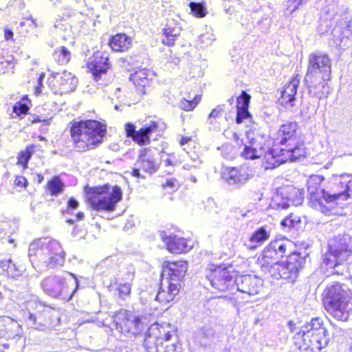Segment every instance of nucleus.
Instances as JSON below:
<instances>
[{
  "label": "nucleus",
  "instance_id": "nucleus-1",
  "mask_svg": "<svg viewBox=\"0 0 352 352\" xmlns=\"http://www.w3.org/2000/svg\"><path fill=\"white\" fill-rule=\"evenodd\" d=\"M307 192L311 206L327 214L329 209L324 202L332 206L352 197V175H333L327 181L320 175L311 176L307 182Z\"/></svg>",
  "mask_w": 352,
  "mask_h": 352
},
{
  "label": "nucleus",
  "instance_id": "nucleus-2",
  "mask_svg": "<svg viewBox=\"0 0 352 352\" xmlns=\"http://www.w3.org/2000/svg\"><path fill=\"white\" fill-rule=\"evenodd\" d=\"M297 130L298 124L295 122L280 126L274 139V147L265 155L266 168H275L287 162H296L305 157V146Z\"/></svg>",
  "mask_w": 352,
  "mask_h": 352
},
{
  "label": "nucleus",
  "instance_id": "nucleus-3",
  "mask_svg": "<svg viewBox=\"0 0 352 352\" xmlns=\"http://www.w3.org/2000/svg\"><path fill=\"white\" fill-rule=\"evenodd\" d=\"M20 307L28 327L38 331L52 329L60 324L59 309L35 295L28 294Z\"/></svg>",
  "mask_w": 352,
  "mask_h": 352
},
{
  "label": "nucleus",
  "instance_id": "nucleus-4",
  "mask_svg": "<svg viewBox=\"0 0 352 352\" xmlns=\"http://www.w3.org/2000/svg\"><path fill=\"white\" fill-rule=\"evenodd\" d=\"M65 256L60 243L50 238L36 239L29 247L28 256L34 268L62 267L65 263Z\"/></svg>",
  "mask_w": 352,
  "mask_h": 352
},
{
  "label": "nucleus",
  "instance_id": "nucleus-5",
  "mask_svg": "<svg viewBox=\"0 0 352 352\" xmlns=\"http://www.w3.org/2000/svg\"><path fill=\"white\" fill-rule=\"evenodd\" d=\"M322 301L326 310L335 318L346 321L352 311V292L339 282L329 283L322 292Z\"/></svg>",
  "mask_w": 352,
  "mask_h": 352
},
{
  "label": "nucleus",
  "instance_id": "nucleus-6",
  "mask_svg": "<svg viewBox=\"0 0 352 352\" xmlns=\"http://www.w3.org/2000/svg\"><path fill=\"white\" fill-rule=\"evenodd\" d=\"M106 126L94 120L76 122L70 127V135L78 151L93 149L102 142Z\"/></svg>",
  "mask_w": 352,
  "mask_h": 352
},
{
  "label": "nucleus",
  "instance_id": "nucleus-7",
  "mask_svg": "<svg viewBox=\"0 0 352 352\" xmlns=\"http://www.w3.org/2000/svg\"><path fill=\"white\" fill-rule=\"evenodd\" d=\"M352 254V237L338 235L329 241L327 251L322 256V267L331 269L332 274L342 275V263Z\"/></svg>",
  "mask_w": 352,
  "mask_h": 352
},
{
  "label": "nucleus",
  "instance_id": "nucleus-8",
  "mask_svg": "<svg viewBox=\"0 0 352 352\" xmlns=\"http://www.w3.org/2000/svg\"><path fill=\"white\" fill-rule=\"evenodd\" d=\"M41 286L47 295L69 301L79 289V281L74 274L67 272L45 277Z\"/></svg>",
  "mask_w": 352,
  "mask_h": 352
},
{
  "label": "nucleus",
  "instance_id": "nucleus-9",
  "mask_svg": "<svg viewBox=\"0 0 352 352\" xmlns=\"http://www.w3.org/2000/svg\"><path fill=\"white\" fill-rule=\"evenodd\" d=\"M309 254L305 251H295L287 256L285 262H278L272 264L267 270L275 279H286L294 282L300 270L303 269L307 262Z\"/></svg>",
  "mask_w": 352,
  "mask_h": 352
},
{
  "label": "nucleus",
  "instance_id": "nucleus-10",
  "mask_svg": "<svg viewBox=\"0 0 352 352\" xmlns=\"http://www.w3.org/2000/svg\"><path fill=\"white\" fill-rule=\"evenodd\" d=\"M88 201L95 210L113 211L122 197L121 188L108 184L89 188L87 191Z\"/></svg>",
  "mask_w": 352,
  "mask_h": 352
},
{
  "label": "nucleus",
  "instance_id": "nucleus-11",
  "mask_svg": "<svg viewBox=\"0 0 352 352\" xmlns=\"http://www.w3.org/2000/svg\"><path fill=\"white\" fill-rule=\"evenodd\" d=\"M116 329L128 338L136 337L144 329L142 317L133 313L121 309L113 316Z\"/></svg>",
  "mask_w": 352,
  "mask_h": 352
},
{
  "label": "nucleus",
  "instance_id": "nucleus-12",
  "mask_svg": "<svg viewBox=\"0 0 352 352\" xmlns=\"http://www.w3.org/2000/svg\"><path fill=\"white\" fill-rule=\"evenodd\" d=\"M292 244L291 241L280 238L272 241L263 250L261 256L258 261L263 271L279 260L284 256L289 255L292 252Z\"/></svg>",
  "mask_w": 352,
  "mask_h": 352
},
{
  "label": "nucleus",
  "instance_id": "nucleus-13",
  "mask_svg": "<svg viewBox=\"0 0 352 352\" xmlns=\"http://www.w3.org/2000/svg\"><path fill=\"white\" fill-rule=\"evenodd\" d=\"M160 165V153L156 148H142L139 151L138 160L132 169V175L144 179L140 170L152 175L157 171Z\"/></svg>",
  "mask_w": 352,
  "mask_h": 352
},
{
  "label": "nucleus",
  "instance_id": "nucleus-14",
  "mask_svg": "<svg viewBox=\"0 0 352 352\" xmlns=\"http://www.w3.org/2000/svg\"><path fill=\"white\" fill-rule=\"evenodd\" d=\"M304 199V192L288 185L280 187L272 197L270 206L273 209H287L290 206L300 205Z\"/></svg>",
  "mask_w": 352,
  "mask_h": 352
},
{
  "label": "nucleus",
  "instance_id": "nucleus-15",
  "mask_svg": "<svg viewBox=\"0 0 352 352\" xmlns=\"http://www.w3.org/2000/svg\"><path fill=\"white\" fill-rule=\"evenodd\" d=\"M331 60L323 52H316L309 54L305 76L331 78Z\"/></svg>",
  "mask_w": 352,
  "mask_h": 352
},
{
  "label": "nucleus",
  "instance_id": "nucleus-16",
  "mask_svg": "<svg viewBox=\"0 0 352 352\" xmlns=\"http://www.w3.org/2000/svg\"><path fill=\"white\" fill-rule=\"evenodd\" d=\"M332 43L338 48L345 50L352 45V16L346 14L337 22L331 31Z\"/></svg>",
  "mask_w": 352,
  "mask_h": 352
},
{
  "label": "nucleus",
  "instance_id": "nucleus-17",
  "mask_svg": "<svg viewBox=\"0 0 352 352\" xmlns=\"http://www.w3.org/2000/svg\"><path fill=\"white\" fill-rule=\"evenodd\" d=\"M253 175L251 167L246 164L239 166H226L221 172L223 182L234 188H239L245 185Z\"/></svg>",
  "mask_w": 352,
  "mask_h": 352
},
{
  "label": "nucleus",
  "instance_id": "nucleus-18",
  "mask_svg": "<svg viewBox=\"0 0 352 352\" xmlns=\"http://www.w3.org/2000/svg\"><path fill=\"white\" fill-rule=\"evenodd\" d=\"M21 333L22 327L16 320L8 316L0 318V338H4L8 341L2 344L4 349L16 344H19L20 346H23Z\"/></svg>",
  "mask_w": 352,
  "mask_h": 352
},
{
  "label": "nucleus",
  "instance_id": "nucleus-19",
  "mask_svg": "<svg viewBox=\"0 0 352 352\" xmlns=\"http://www.w3.org/2000/svg\"><path fill=\"white\" fill-rule=\"evenodd\" d=\"M164 124L151 120L146 123L140 130L136 131L135 126L132 123L125 124V131L127 137H131L140 145H145L150 143V135L156 133L157 135L161 134Z\"/></svg>",
  "mask_w": 352,
  "mask_h": 352
},
{
  "label": "nucleus",
  "instance_id": "nucleus-20",
  "mask_svg": "<svg viewBox=\"0 0 352 352\" xmlns=\"http://www.w3.org/2000/svg\"><path fill=\"white\" fill-rule=\"evenodd\" d=\"M223 335L212 324H206L197 329L194 333V342L204 349H209L222 341Z\"/></svg>",
  "mask_w": 352,
  "mask_h": 352
},
{
  "label": "nucleus",
  "instance_id": "nucleus-21",
  "mask_svg": "<svg viewBox=\"0 0 352 352\" xmlns=\"http://www.w3.org/2000/svg\"><path fill=\"white\" fill-rule=\"evenodd\" d=\"M294 345L300 350H308L311 352H319L325 348L329 342V335L327 330H320L318 333L305 334L302 336V342L293 339Z\"/></svg>",
  "mask_w": 352,
  "mask_h": 352
},
{
  "label": "nucleus",
  "instance_id": "nucleus-22",
  "mask_svg": "<svg viewBox=\"0 0 352 352\" xmlns=\"http://www.w3.org/2000/svg\"><path fill=\"white\" fill-rule=\"evenodd\" d=\"M207 279L214 289L220 292L230 291L233 292L235 289V278L226 268L217 267L206 275Z\"/></svg>",
  "mask_w": 352,
  "mask_h": 352
},
{
  "label": "nucleus",
  "instance_id": "nucleus-23",
  "mask_svg": "<svg viewBox=\"0 0 352 352\" xmlns=\"http://www.w3.org/2000/svg\"><path fill=\"white\" fill-rule=\"evenodd\" d=\"M88 68L91 72L94 80L99 85L104 86L111 80V76L107 74L110 68L109 58L102 54L96 56L94 59L88 63Z\"/></svg>",
  "mask_w": 352,
  "mask_h": 352
},
{
  "label": "nucleus",
  "instance_id": "nucleus-24",
  "mask_svg": "<svg viewBox=\"0 0 352 352\" xmlns=\"http://www.w3.org/2000/svg\"><path fill=\"white\" fill-rule=\"evenodd\" d=\"M235 287L237 291L254 296L259 293L263 280L255 275H241L235 278Z\"/></svg>",
  "mask_w": 352,
  "mask_h": 352
},
{
  "label": "nucleus",
  "instance_id": "nucleus-25",
  "mask_svg": "<svg viewBox=\"0 0 352 352\" xmlns=\"http://www.w3.org/2000/svg\"><path fill=\"white\" fill-rule=\"evenodd\" d=\"M187 262L184 261L165 263L162 277L181 285L187 271Z\"/></svg>",
  "mask_w": 352,
  "mask_h": 352
},
{
  "label": "nucleus",
  "instance_id": "nucleus-26",
  "mask_svg": "<svg viewBox=\"0 0 352 352\" xmlns=\"http://www.w3.org/2000/svg\"><path fill=\"white\" fill-rule=\"evenodd\" d=\"M162 241L166 244L167 250L174 254L188 252L192 248L190 241L175 234L167 235L165 231L160 234Z\"/></svg>",
  "mask_w": 352,
  "mask_h": 352
},
{
  "label": "nucleus",
  "instance_id": "nucleus-27",
  "mask_svg": "<svg viewBox=\"0 0 352 352\" xmlns=\"http://www.w3.org/2000/svg\"><path fill=\"white\" fill-rule=\"evenodd\" d=\"M181 289V285L175 283L170 280L162 277L155 300L162 304H168L173 301L178 295Z\"/></svg>",
  "mask_w": 352,
  "mask_h": 352
},
{
  "label": "nucleus",
  "instance_id": "nucleus-28",
  "mask_svg": "<svg viewBox=\"0 0 352 352\" xmlns=\"http://www.w3.org/2000/svg\"><path fill=\"white\" fill-rule=\"evenodd\" d=\"M154 76L155 73L152 70L142 68L131 74L129 80L134 84L139 94L144 95L146 94Z\"/></svg>",
  "mask_w": 352,
  "mask_h": 352
},
{
  "label": "nucleus",
  "instance_id": "nucleus-29",
  "mask_svg": "<svg viewBox=\"0 0 352 352\" xmlns=\"http://www.w3.org/2000/svg\"><path fill=\"white\" fill-rule=\"evenodd\" d=\"M300 84V76L296 74L289 82L286 85L281 91L278 98V103L286 109L292 108L295 105L296 95Z\"/></svg>",
  "mask_w": 352,
  "mask_h": 352
},
{
  "label": "nucleus",
  "instance_id": "nucleus-30",
  "mask_svg": "<svg viewBox=\"0 0 352 352\" xmlns=\"http://www.w3.org/2000/svg\"><path fill=\"white\" fill-rule=\"evenodd\" d=\"M330 79L305 76L304 81L309 90V95L312 97L321 98L323 96L327 97L329 94V87L327 85V82Z\"/></svg>",
  "mask_w": 352,
  "mask_h": 352
},
{
  "label": "nucleus",
  "instance_id": "nucleus-31",
  "mask_svg": "<svg viewBox=\"0 0 352 352\" xmlns=\"http://www.w3.org/2000/svg\"><path fill=\"white\" fill-rule=\"evenodd\" d=\"M144 346L146 352H175L177 346L173 343L164 346V342L156 338V333H149L147 331L145 334Z\"/></svg>",
  "mask_w": 352,
  "mask_h": 352
},
{
  "label": "nucleus",
  "instance_id": "nucleus-32",
  "mask_svg": "<svg viewBox=\"0 0 352 352\" xmlns=\"http://www.w3.org/2000/svg\"><path fill=\"white\" fill-rule=\"evenodd\" d=\"M248 143L256 146L269 148L270 140L265 131L256 123H252L245 131Z\"/></svg>",
  "mask_w": 352,
  "mask_h": 352
},
{
  "label": "nucleus",
  "instance_id": "nucleus-33",
  "mask_svg": "<svg viewBox=\"0 0 352 352\" xmlns=\"http://www.w3.org/2000/svg\"><path fill=\"white\" fill-rule=\"evenodd\" d=\"M270 228L268 226H261L250 234L244 245L250 250H254L270 239Z\"/></svg>",
  "mask_w": 352,
  "mask_h": 352
},
{
  "label": "nucleus",
  "instance_id": "nucleus-34",
  "mask_svg": "<svg viewBox=\"0 0 352 352\" xmlns=\"http://www.w3.org/2000/svg\"><path fill=\"white\" fill-rule=\"evenodd\" d=\"M322 329L327 330V328L324 325L323 319L320 317L313 318L309 322L302 325L298 331L294 333L293 339L300 340V342H302V338L305 336V334L318 333Z\"/></svg>",
  "mask_w": 352,
  "mask_h": 352
},
{
  "label": "nucleus",
  "instance_id": "nucleus-35",
  "mask_svg": "<svg viewBox=\"0 0 352 352\" xmlns=\"http://www.w3.org/2000/svg\"><path fill=\"white\" fill-rule=\"evenodd\" d=\"M181 32V27L173 19H168L163 29L162 42L168 46H173Z\"/></svg>",
  "mask_w": 352,
  "mask_h": 352
},
{
  "label": "nucleus",
  "instance_id": "nucleus-36",
  "mask_svg": "<svg viewBox=\"0 0 352 352\" xmlns=\"http://www.w3.org/2000/svg\"><path fill=\"white\" fill-rule=\"evenodd\" d=\"M132 45V38L124 33H118L111 37L109 45L115 52H124Z\"/></svg>",
  "mask_w": 352,
  "mask_h": 352
},
{
  "label": "nucleus",
  "instance_id": "nucleus-37",
  "mask_svg": "<svg viewBox=\"0 0 352 352\" xmlns=\"http://www.w3.org/2000/svg\"><path fill=\"white\" fill-rule=\"evenodd\" d=\"M270 148L261 146H256L253 144L245 145L241 155L246 160H256L261 157L263 155L265 160V168H266L265 155Z\"/></svg>",
  "mask_w": 352,
  "mask_h": 352
},
{
  "label": "nucleus",
  "instance_id": "nucleus-38",
  "mask_svg": "<svg viewBox=\"0 0 352 352\" xmlns=\"http://www.w3.org/2000/svg\"><path fill=\"white\" fill-rule=\"evenodd\" d=\"M52 76L58 79L60 86L65 90L74 89L78 83V79L75 76L66 70L62 73H52Z\"/></svg>",
  "mask_w": 352,
  "mask_h": 352
},
{
  "label": "nucleus",
  "instance_id": "nucleus-39",
  "mask_svg": "<svg viewBox=\"0 0 352 352\" xmlns=\"http://www.w3.org/2000/svg\"><path fill=\"white\" fill-rule=\"evenodd\" d=\"M147 331L151 334H153V332H155V333H156V338L161 340L163 342H168L172 337L169 324L160 325L158 323H155L152 324Z\"/></svg>",
  "mask_w": 352,
  "mask_h": 352
},
{
  "label": "nucleus",
  "instance_id": "nucleus-40",
  "mask_svg": "<svg viewBox=\"0 0 352 352\" xmlns=\"http://www.w3.org/2000/svg\"><path fill=\"white\" fill-rule=\"evenodd\" d=\"M65 188V184L58 176L53 177L47 183V189L52 196H58Z\"/></svg>",
  "mask_w": 352,
  "mask_h": 352
},
{
  "label": "nucleus",
  "instance_id": "nucleus-41",
  "mask_svg": "<svg viewBox=\"0 0 352 352\" xmlns=\"http://www.w3.org/2000/svg\"><path fill=\"white\" fill-rule=\"evenodd\" d=\"M126 277L125 278L126 281L124 283L120 284L118 291L119 293V296L124 299L125 296H128L131 294V283L133 281L134 278V272H127Z\"/></svg>",
  "mask_w": 352,
  "mask_h": 352
},
{
  "label": "nucleus",
  "instance_id": "nucleus-42",
  "mask_svg": "<svg viewBox=\"0 0 352 352\" xmlns=\"http://www.w3.org/2000/svg\"><path fill=\"white\" fill-rule=\"evenodd\" d=\"M53 56L59 65H65L69 61L71 53L65 47L62 46L54 50Z\"/></svg>",
  "mask_w": 352,
  "mask_h": 352
},
{
  "label": "nucleus",
  "instance_id": "nucleus-43",
  "mask_svg": "<svg viewBox=\"0 0 352 352\" xmlns=\"http://www.w3.org/2000/svg\"><path fill=\"white\" fill-rule=\"evenodd\" d=\"M30 101L26 96L23 98L22 101L16 102L13 106V112L19 116L26 115L29 111L28 103Z\"/></svg>",
  "mask_w": 352,
  "mask_h": 352
},
{
  "label": "nucleus",
  "instance_id": "nucleus-44",
  "mask_svg": "<svg viewBox=\"0 0 352 352\" xmlns=\"http://www.w3.org/2000/svg\"><path fill=\"white\" fill-rule=\"evenodd\" d=\"M200 100L201 96L196 95L192 100L183 99L179 102L178 105L180 109L188 111L194 109Z\"/></svg>",
  "mask_w": 352,
  "mask_h": 352
},
{
  "label": "nucleus",
  "instance_id": "nucleus-45",
  "mask_svg": "<svg viewBox=\"0 0 352 352\" xmlns=\"http://www.w3.org/2000/svg\"><path fill=\"white\" fill-rule=\"evenodd\" d=\"M33 146H27L25 151H22L19 153L17 160L18 164L23 167H27L29 160L32 155Z\"/></svg>",
  "mask_w": 352,
  "mask_h": 352
},
{
  "label": "nucleus",
  "instance_id": "nucleus-46",
  "mask_svg": "<svg viewBox=\"0 0 352 352\" xmlns=\"http://www.w3.org/2000/svg\"><path fill=\"white\" fill-rule=\"evenodd\" d=\"M300 223V218L293 213L289 214L287 217L281 221L280 225L283 228H295Z\"/></svg>",
  "mask_w": 352,
  "mask_h": 352
},
{
  "label": "nucleus",
  "instance_id": "nucleus-47",
  "mask_svg": "<svg viewBox=\"0 0 352 352\" xmlns=\"http://www.w3.org/2000/svg\"><path fill=\"white\" fill-rule=\"evenodd\" d=\"M251 96L245 91L236 98V109H248Z\"/></svg>",
  "mask_w": 352,
  "mask_h": 352
},
{
  "label": "nucleus",
  "instance_id": "nucleus-48",
  "mask_svg": "<svg viewBox=\"0 0 352 352\" xmlns=\"http://www.w3.org/2000/svg\"><path fill=\"white\" fill-rule=\"evenodd\" d=\"M189 6L191 12L197 17H203L206 14V8L202 3L190 2Z\"/></svg>",
  "mask_w": 352,
  "mask_h": 352
},
{
  "label": "nucleus",
  "instance_id": "nucleus-49",
  "mask_svg": "<svg viewBox=\"0 0 352 352\" xmlns=\"http://www.w3.org/2000/svg\"><path fill=\"white\" fill-rule=\"evenodd\" d=\"M162 187L166 190L168 193L176 191L179 187V182L174 177L166 179V182L162 184Z\"/></svg>",
  "mask_w": 352,
  "mask_h": 352
},
{
  "label": "nucleus",
  "instance_id": "nucleus-50",
  "mask_svg": "<svg viewBox=\"0 0 352 352\" xmlns=\"http://www.w3.org/2000/svg\"><path fill=\"white\" fill-rule=\"evenodd\" d=\"M160 158L164 162L166 167L169 168L166 171L170 173L173 170V167L175 166L177 161L172 159L170 155L168 153L163 152V153L160 155Z\"/></svg>",
  "mask_w": 352,
  "mask_h": 352
},
{
  "label": "nucleus",
  "instance_id": "nucleus-51",
  "mask_svg": "<svg viewBox=\"0 0 352 352\" xmlns=\"http://www.w3.org/2000/svg\"><path fill=\"white\" fill-rule=\"evenodd\" d=\"M223 157L230 160L234 157V147L230 144L223 145L219 148Z\"/></svg>",
  "mask_w": 352,
  "mask_h": 352
},
{
  "label": "nucleus",
  "instance_id": "nucleus-52",
  "mask_svg": "<svg viewBox=\"0 0 352 352\" xmlns=\"http://www.w3.org/2000/svg\"><path fill=\"white\" fill-rule=\"evenodd\" d=\"M271 25V18L270 15L265 14L257 23V27L262 32H266Z\"/></svg>",
  "mask_w": 352,
  "mask_h": 352
},
{
  "label": "nucleus",
  "instance_id": "nucleus-53",
  "mask_svg": "<svg viewBox=\"0 0 352 352\" xmlns=\"http://www.w3.org/2000/svg\"><path fill=\"white\" fill-rule=\"evenodd\" d=\"M252 116L248 109H237L236 122L241 124L244 120L251 119Z\"/></svg>",
  "mask_w": 352,
  "mask_h": 352
},
{
  "label": "nucleus",
  "instance_id": "nucleus-54",
  "mask_svg": "<svg viewBox=\"0 0 352 352\" xmlns=\"http://www.w3.org/2000/svg\"><path fill=\"white\" fill-rule=\"evenodd\" d=\"M198 41L202 44L203 47H206L212 45V42L214 41V35L210 33H206L201 34L199 36Z\"/></svg>",
  "mask_w": 352,
  "mask_h": 352
},
{
  "label": "nucleus",
  "instance_id": "nucleus-55",
  "mask_svg": "<svg viewBox=\"0 0 352 352\" xmlns=\"http://www.w3.org/2000/svg\"><path fill=\"white\" fill-rule=\"evenodd\" d=\"M223 111V105H219L212 110L208 116V121L210 124L213 123V120L219 118L222 116V112Z\"/></svg>",
  "mask_w": 352,
  "mask_h": 352
},
{
  "label": "nucleus",
  "instance_id": "nucleus-56",
  "mask_svg": "<svg viewBox=\"0 0 352 352\" xmlns=\"http://www.w3.org/2000/svg\"><path fill=\"white\" fill-rule=\"evenodd\" d=\"M22 270L20 267L16 266L15 263H13L11 261L10 267L7 274L8 277L16 278L21 274Z\"/></svg>",
  "mask_w": 352,
  "mask_h": 352
},
{
  "label": "nucleus",
  "instance_id": "nucleus-57",
  "mask_svg": "<svg viewBox=\"0 0 352 352\" xmlns=\"http://www.w3.org/2000/svg\"><path fill=\"white\" fill-rule=\"evenodd\" d=\"M78 201L73 198L71 197L67 201V208L65 210V212L67 214H72L75 209H76L78 207Z\"/></svg>",
  "mask_w": 352,
  "mask_h": 352
},
{
  "label": "nucleus",
  "instance_id": "nucleus-58",
  "mask_svg": "<svg viewBox=\"0 0 352 352\" xmlns=\"http://www.w3.org/2000/svg\"><path fill=\"white\" fill-rule=\"evenodd\" d=\"M14 184L17 187L25 188L28 185V181L23 176H16L14 179Z\"/></svg>",
  "mask_w": 352,
  "mask_h": 352
},
{
  "label": "nucleus",
  "instance_id": "nucleus-59",
  "mask_svg": "<svg viewBox=\"0 0 352 352\" xmlns=\"http://www.w3.org/2000/svg\"><path fill=\"white\" fill-rule=\"evenodd\" d=\"M9 224L7 221H0V239H3L8 232Z\"/></svg>",
  "mask_w": 352,
  "mask_h": 352
},
{
  "label": "nucleus",
  "instance_id": "nucleus-60",
  "mask_svg": "<svg viewBox=\"0 0 352 352\" xmlns=\"http://www.w3.org/2000/svg\"><path fill=\"white\" fill-rule=\"evenodd\" d=\"M44 78H45V74L41 73L40 74L39 77L38 78L37 85L35 87V94L36 95L40 94L42 91L41 87H43V82Z\"/></svg>",
  "mask_w": 352,
  "mask_h": 352
},
{
  "label": "nucleus",
  "instance_id": "nucleus-61",
  "mask_svg": "<svg viewBox=\"0 0 352 352\" xmlns=\"http://www.w3.org/2000/svg\"><path fill=\"white\" fill-rule=\"evenodd\" d=\"M26 23H28V26L31 29H33L37 26L35 20L32 18V16L27 18L25 21H21L19 25L21 27H23L26 25Z\"/></svg>",
  "mask_w": 352,
  "mask_h": 352
},
{
  "label": "nucleus",
  "instance_id": "nucleus-62",
  "mask_svg": "<svg viewBox=\"0 0 352 352\" xmlns=\"http://www.w3.org/2000/svg\"><path fill=\"white\" fill-rule=\"evenodd\" d=\"M11 261V258H7L0 261V268L2 270L3 272H6V274H8Z\"/></svg>",
  "mask_w": 352,
  "mask_h": 352
},
{
  "label": "nucleus",
  "instance_id": "nucleus-63",
  "mask_svg": "<svg viewBox=\"0 0 352 352\" xmlns=\"http://www.w3.org/2000/svg\"><path fill=\"white\" fill-rule=\"evenodd\" d=\"M84 218V213L82 212H78L74 218H69L66 219V222L69 224H74L75 222L82 220Z\"/></svg>",
  "mask_w": 352,
  "mask_h": 352
},
{
  "label": "nucleus",
  "instance_id": "nucleus-64",
  "mask_svg": "<svg viewBox=\"0 0 352 352\" xmlns=\"http://www.w3.org/2000/svg\"><path fill=\"white\" fill-rule=\"evenodd\" d=\"M13 32L12 30L8 28H5L4 30V38L6 41L12 40L13 37Z\"/></svg>",
  "mask_w": 352,
  "mask_h": 352
}]
</instances>
